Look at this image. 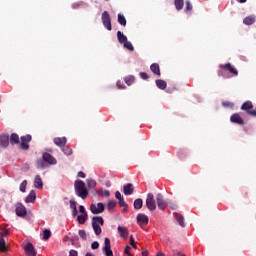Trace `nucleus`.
Instances as JSON below:
<instances>
[{
	"instance_id": "393cba45",
	"label": "nucleus",
	"mask_w": 256,
	"mask_h": 256,
	"mask_svg": "<svg viewBox=\"0 0 256 256\" xmlns=\"http://www.w3.org/2000/svg\"><path fill=\"white\" fill-rule=\"evenodd\" d=\"M174 217L177 221V223L180 225V227H185V220L179 213H174Z\"/></svg>"
},
{
	"instance_id": "72a5a7b5",
	"label": "nucleus",
	"mask_w": 256,
	"mask_h": 256,
	"mask_svg": "<svg viewBox=\"0 0 256 256\" xmlns=\"http://www.w3.org/2000/svg\"><path fill=\"white\" fill-rule=\"evenodd\" d=\"M118 23L125 27V25H127V19H125V16L118 14Z\"/></svg>"
},
{
	"instance_id": "a878e982",
	"label": "nucleus",
	"mask_w": 256,
	"mask_h": 256,
	"mask_svg": "<svg viewBox=\"0 0 256 256\" xmlns=\"http://www.w3.org/2000/svg\"><path fill=\"white\" fill-rule=\"evenodd\" d=\"M156 87H158V89L165 90L167 89V82L165 80L158 79L156 80Z\"/></svg>"
},
{
	"instance_id": "423d86ee",
	"label": "nucleus",
	"mask_w": 256,
	"mask_h": 256,
	"mask_svg": "<svg viewBox=\"0 0 256 256\" xmlns=\"http://www.w3.org/2000/svg\"><path fill=\"white\" fill-rule=\"evenodd\" d=\"M90 211L93 215H99L105 211V205L101 202L90 205Z\"/></svg>"
},
{
	"instance_id": "c756f323",
	"label": "nucleus",
	"mask_w": 256,
	"mask_h": 256,
	"mask_svg": "<svg viewBox=\"0 0 256 256\" xmlns=\"http://www.w3.org/2000/svg\"><path fill=\"white\" fill-rule=\"evenodd\" d=\"M77 221L80 225H85V221H87V213L78 215L77 216Z\"/></svg>"
},
{
	"instance_id": "864d4df0",
	"label": "nucleus",
	"mask_w": 256,
	"mask_h": 256,
	"mask_svg": "<svg viewBox=\"0 0 256 256\" xmlns=\"http://www.w3.org/2000/svg\"><path fill=\"white\" fill-rule=\"evenodd\" d=\"M77 255H78L77 250H70L69 256H77Z\"/></svg>"
},
{
	"instance_id": "09e8293b",
	"label": "nucleus",
	"mask_w": 256,
	"mask_h": 256,
	"mask_svg": "<svg viewBox=\"0 0 256 256\" xmlns=\"http://www.w3.org/2000/svg\"><path fill=\"white\" fill-rule=\"evenodd\" d=\"M134 192H135V187L133 186V184H129V195H133Z\"/></svg>"
},
{
	"instance_id": "6e6d98bb",
	"label": "nucleus",
	"mask_w": 256,
	"mask_h": 256,
	"mask_svg": "<svg viewBox=\"0 0 256 256\" xmlns=\"http://www.w3.org/2000/svg\"><path fill=\"white\" fill-rule=\"evenodd\" d=\"M78 177H81L82 179H85L86 175L83 171L78 172Z\"/></svg>"
},
{
	"instance_id": "5701e85b",
	"label": "nucleus",
	"mask_w": 256,
	"mask_h": 256,
	"mask_svg": "<svg viewBox=\"0 0 256 256\" xmlns=\"http://www.w3.org/2000/svg\"><path fill=\"white\" fill-rule=\"evenodd\" d=\"M255 21H256L255 15H250L243 19L244 25H253L255 23Z\"/></svg>"
},
{
	"instance_id": "13d9d810",
	"label": "nucleus",
	"mask_w": 256,
	"mask_h": 256,
	"mask_svg": "<svg viewBox=\"0 0 256 256\" xmlns=\"http://www.w3.org/2000/svg\"><path fill=\"white\" fill-rule=\"evenodd\" d=\"M77 208H75V209H72V215H73V217H77Z\"/></svg>"
},
{
	"instance_id": "1a4fd4ad",
	"label": "nucleus",
	"mask_w": 256,
	"mask_h": 256,
	"mask_svg": "<svg viewBox=\"0 0 256 256\" xmlns=\"http://www.w3.org/2000/svg\"><path fill=\"white\" fill-rule=\"evenodd\" d=\"M15 212L17 217H27V208L21 203L15 204Z\"/></svg>"
},
{
	"instance_id": "6ab92c4d",
	"label": "nucleus",
	"mask_w": 256,
	"mask_h": 256,
	"mask_svg": "<svg viewBox=\"0 0 256 256\" xmlns=\"http://www.w3.org/2000/svg\"><path fill=\"white\" fill-rule=\"evenodd\" d=\"M118 233L121 239H127L129 235V231L127 230V228H125V226H118Z\"/></svg>"
},
{
	"instance_id": "ea45409f",
	"label": "nucleus",
	"mask_w": 256,
	"mask_h": 256,
	"mask_svg": "<svg viewBox=\"0 0 256 256\" xmlns=\"http://www.w3.org/2000/svg\"><path fill=\"white\" fill-rule=\"evenodd\" d=\"M130 245L133 247V249H137V241H135V238L133 236H130Z\"/></svg>"
},
{
	"instance_id": "603ef678",
	"label": "nucleus",
	"mask_w": 256,
	"mask_h": 256,
	"mask_svg": "<svg viewBox=\"0 0 256 256\" xmlns=\"http://www.w3.org/2000/svg\"><path fill=\"white\" fill-rule=\"evenodd\" d=\"M124 195H129V184L124 185Z\"/></svg>"
},
{
	"instance_id": "39448f33",
	"label": "nucleus",
	"mask_w": 256,
	"mask_h": 256,
	"mask_svg": "<svg viewBox=\"0 0 256 256\" xmlns=\"http://www.w3.org/2000/svg\"><path fill=\"white\" fill-rule=\"evenodd\" d=\"M146 207L149 211H155L157 209V202L155 201V196L152 193H149L146 198Z\"/></svg>"
},
{
	"instance_id": "3c124183",
	"label": "nucleus",
	"mask_w": 256,
	"mask_h": 256,
	"mask_svg": "<svg viewBox=\"0 0 256 256\" xmlns=\"http://www.w3.org/2000/svg\"><path fill=\"white\" fill-rule=\"evenodd\" d=\"M79 212L82 213V215H85V213H87V211H85V206L80 205L79 206Z\"/></svg>"
},
{
	"instance_id": "cd10ccee",
	"label": "nucleus",
	"mask_w": 256,
	"mask_h": 256,
	"mask_svg": "<svg viewBox=\"0 0 256 256\" xmlns=\"http://www.w3.org/2000/svg\"><path fill=\"white\" fill-rule=\"evenodd\" d=\"M0 235H1V237H7V235H9V228H7V226H5V225H1L0 226Z\"/></svg>"
},
{
	"instance_id": "f03ea898",
	"label": "nucleus",
	"mask_w": 256,
	"mask_h": 256,
	"mask_svg": "<svg viewBox=\"0 0 256 256\" xmlns=\"http://www.w3.org/2000/svg\"><path fill=\"white\" fill-rule=\"evenodd\" d=\"M74 190L77 197L81 199H87V195H89V190L85 186V182L83 180H76L74 182Z\"/></svg>"
},
{
	"instance_id": "052dcab7",
	"label": "nucleus",
	"mask_w": 256,
	"mask_h": 256,
	"mask_svg": "<svg viewBox=\"0 0 256 256\" xmlns=\"http://www.w3.org/2000/svg\"><path fill=\"white\" fill-rule=\"evenodd\" d=\"M133 81H135V77L130 76V77H129V83H133Z\"/></svg>"
},
{
	"instance_id": "6e6552de",
	"label": "nucleus",
	"mask_w": 256,
	"mask_h": 256,
	"mask_svg": "<svg viewBox=\"0 0 256 256\" xmlns=\"http://www.w3.org/2000/svg\"><path fill=\"white\" fill-rule=\"evenodd\" d=\"M102 23L104 25V27H106V29L108 31H111L112 26H111V16L109 15V12L104 11L102 13Z\"/></svg>"
},
{
	"instance_id": "4be33fe9",
	"label": "nucleus",
	"mask_w": 256,
	"mask_h": 256,
	"mask_svg": "<svg viewBox=\"0 0 256 256\" xmlns=\"http://www.w3.org/2000/svg\"><path fill=\"white\" fill-rule=\"evenodd\" d=\"M37 199V194L35 193L34 190L30 191L28 196L25 199L26 203H35V200Z\"/></svg>"
},
{
	"instance_id": "5fc2aeb1",
	"label": "nucleus",
	"mask_w": 256,
	"mask_h": 256,
	"mask_svg": "<svg viewBox=\"0 0 256 256\" xmlns=\"http://www.w3.org/2000/svg\"><path fill=\"white\" fill-rule=\"evenodd\" d=\"M115 197H116V199H122V198H123V197L121 196V192H119V191H116Z\"/></svg>"
},
{
	"instance_id": "c03bdc74",
	"label": "nucleus",
	"mask_w": 256,
	"mask_h": 256,
	"mask_svg": "<svg viewBox=\"0 0 256 256\" xmlns=\"http://www.w3.org/2000/svg\"><path fill=\"white\" fill-rule=\"evenodd\" d=\"M70 209H77V202L74 200H70Z\"/></svg>"
},
{
	"instance_id": "2eb2a0df",
	"label": "nucleus",
	"mask_w": 256,
	"mask_h": 256,
	"mask_svg": "<svg viewBox=\"0 0 256 256\" xmlns=\"http://www.w3.org/2000/svg\"><path fill=\"white\" fill-rule=\"evenodd\" d=\"M137 223L140 227H145L149 223V217L145 214H138Z\"/></svg>"
},
{
	"instance_id": "774afa93",
	"label": "nucleus",
	"mask_w": 256,
	"mask_h": 256,
	"mask_svg": "<svg viewBox=\"0 0 256 256\" xmlns=\"http://www.w3.org/2000/svg\"><path fill=\"white\" fill-rule=\"evenodd\" d=\"M129 256H133V255L130 253Z\"/></svg>"
},
{
	"instance_id": "f257e3e1",
	"label": "nucleus",
	"mask_w": 256,
	"mask_h": 256,
	"mask_svg": "<svg viewBox=\"0 0 256 256\" xmlns=\"http://www.w3.org/2000/svg\"><path fill=\"white\" fill-rule=\"evenodd\" d=\"M45 163H48V165H57V159L53 155L45 152L42 155V159L36 161V166L38 169H45Z\"/></svg>"
},
{
	"instance_id": "f3484780",
	"label": "nucleus",
	"mask_w": 256,
	"mask_h": 256,
	"mask_svg": "<svg viewBox=\"0 0 256 256\" xmlns=\"http://www.w3.org/2000/svg\"><path fill=\"white\" fill-rule=\"evenodd\" d=\"M53 143L56 144L57 147L63 149L65 145H67V138L66 137H56L53 139Z\"/></svg>"
},
{
	"instance_id": "9d476101",
	"label": "nucleus",
	"mask_w": 256,
	"mask_h": 256,
	"mask_svg": "<svg viewBox=\"0 0 256 256\" xmlns=\"http://www.w3.org/2000/svg\"><path fill=\"white\" fill-rule=\"evenodd\" d=\"M117 40L120 45H123L124 49H129V41L127 40V36L123 34L121 31L117 32Z\"/></svg>"
},
{
	"instance_id": "c9c22d12",
	"label": "nucleus",
	"mask_w": 256,
	"mask_h": 256,
	"mask_svg": "<svg viewBox=\"0 0 256 256\" xmlns=\"http://www.w3.org/2000/svg\"><path fill=\"white\" fill-rule=\"evenodd\" d=\"M51 237V230H49V229H45L44 231H43V237H42V239L44 240V241H48V239Z\"/></svg>"
},
{
	"instance_id": "e2e57ef3",
	"label": "nucleus",
	"mask_w": 256,
	"mask_h": 256,
	"mask_svg": "<svg viewBox=\"0 0 256 256\" xmlns=\"http://www.w3.org/2000/svg\"><path fill=\"white\" fill-rule=\"evenodd\" d=\"M238 3H247V0H236Z\"/></svg>"
},
{
	"instance_id": "bf43d9fd",
	"label": "nucleus",
	"mask_w": 256,
	"mask_h": 256,
	"mask_svg": "<svg viewBox=\"0 0 256 256\" xmlns=\"http://www.w3.org/2000/svg\"><path fill=\"white\" fill-rule=\"evenodd\" d=\"M129 51H135V48L133 47V44L129 43Z\"/></svg>"
},
{
	"instance_id": "338daca9",
	"label": "nucleus",
	"mask_w": 256,
	"mask_h": 256,
	"mask_svg": "<svg viewBox=\"0 0 256 256\" xmlns=\"http://www.w3.org/2000/svg\"><path fill=\"white\" fill-rule=\"evenodd\" d=\"M86 256H94V255H93V253H91V252H87V253H86Z\"/></svg>"
},
{
	"instance_id": "e433bc0d",
	"label": "nucleus",
	"mask_w": 256,
	"mask_h": 256,
	"mask_svg": "<svg viewBox=\"0 0 256 256\" xmlns=\"http://www.w3.org/2000/svg\"><path fill=\"white\" fill-rule=\"evenodd\" d=\"M193 11V5L189 0L186 1L185 13H191Z\"/></svg>"
},
{
	"instance_id": "0e129e2a",
	"label": "nucleus",
	"mask_w": 256,
	"mask_h": 256,
	"mask_svg": "<svg viewBox=\"0 0 256 256\" xmlns=\"http://www.w3.org/2000/svg\"><path fill=\"white\" fill-rule=\"evenodd\" d=\"M223 75V71L219 70L218 71V76L221 77Z\"/></svg>"
},
{
	"instance_id": "f704fd0d",
	"label": "nucleus",
	"mask_w": 256,
	"mask_h": 256,
	"mask_svg": "<svg viewBox=\"0 0 256 256\" xmlns=\"http://www.w3.org/2000/svg\"><path fill=\"white\" fill-rule=\"evenodd\" d=\"M62 151L64 153V155H73V149H71V147L69 146H64L62 147Z\"/></svg>"
},
{
	"instance_id": "bb28decb",
	"label": "nucleus",
	"mask_w": 256,
	"mask_h": 256,
	"mask_svg": "<svg viewBox=\"0 0 256 256\" xmlns=\"http://www.w3.org/2000/svg\"><path fill=\"white\" fill-rule=\"evenodd\" d=\"M174 5L177 11H181L185 5V0H174Z\"/></svg>"
},
{
	"instance_id": "7ed1b4c3",
	"label": "nucleus",
	"mask_w": 256,
	"mask_h": 256,
	"mask_svg": "<svg viewBox=\"0 0 256 256\" xmlns=\"http://www.w3.org/2000/svg\"><path fill=\"white\" fill-rule=\"evenodd\" d=\"M105 225V220H103V217L101 216H94L92 217V229L95 233V235L99 236L102 233L101 227Z\"/></svg>"
},
{
	"instance_id": "f8f14e48",
	"label": "nucleus",
	"mask_w": 256,
	"mask_h": 256,
	"mask_svg": "<svg viewBox=\"0 0 256 256\" xmlns=\"http://www.w3.org/2000/svg\"><path fill=\"white\" fill-rule=\"evenodd\" d=\"M24 251L26 253V256H37V251H35V247L31 242H28L26 244V246L24 247Z\"/></svg>"
},
{
	"instance_id": "c85d7f7f",
	"label": "nucleus",
	"mask_w": 256,
	"mask_h": 256,
	"mask_svg": "<svg viewBox=\"0 0 256 256\" xmlns=\"http://www.w3.org/2000/svg\"><path fill=\"white\" fill-rule=\"evenodd\" d=\"M0 253H7V244L4 238H0Z\"/></svg>"
},
{
	"instance_id": "680f3d73",
	"label": "nucleus",
	"mask_w": 256,
	"mask_h": 256,
	"mask_svg": "<svg viewBox=\"0 0 256 256\" xmlns=\"http://www.w3.org/2000/svg\"><path fill=\"white\" fill-rule=\"evenodd\" d=\"M149 255V252H147V250H144L143 252H142V256H148Z\"/></svg>"
},
{
	"instance_id": "8fccbe9b",
	"label": "nucleus",
	"mask_w": 256,
	"mask_h": 256,
	"mask_svg": "<svg viewBox=\"0 0 256 256\" xmlns=\"http://www.w3.org/2000/svg\"><path fill=\"white\" fill-rule=\"evenodd\" d=\"M241 195L243 199H247V197L249 196V192H247V190H242Z\"/></svg>"
},
{
	"instance_id": "412c9836",
	"label": "nucleus",
	"mask_w": 256,
	"mask_h": 256,
	"mask_svg": "<svg viewBox=\"0 0 256 256\" xmlns=\"http://www.w3.org/2000/svg\"><path fill=\"white\" fill-rule=\"evenodd\" d=\"M9 141H10L11 145H19V143H21V140H20L19 135L17 133H12L10 135Z\"/></svg>"
},
{
	"instance_id": "a19ab883",
	"label": "nucleus",
	"mask_w": 256,
	"mask_h": 256,
	"mask_svg": "<svg viewBox=\"0 0 256 256\" xmlns=\"http://www.w3.org/2000/svg\"><path fill=\"white\" fill-rule=\"evenodd\" d=\"M99 195H101V197H109V195H111V193L109 192V190H101L99 192Z\"/></svg>"
},
{
	"instance_id": "ddd939ff",
	"label": "nucleus",
	"mask_w": 256,
	"mask_h": 256,
	"mask_svg": "<svg viewBox=\"0 0 256 256\" xmlns=\"http://www.w3.org/2000/svg\"><path fill=\"white\" fill-rule=\"evenodd\" d=\"M104 244H105L103 248L104 254L106 256H113V250H111V240L109 238H105Z\"/></svg>"
},
{
	"instance_id": "0eeeda50",
	"label": "nucleus",
	"mask_w": 256,
	"mask_h": 256,
	"mask_svg": "<svg viewBox=\"0 0 256 256\" xmlns=\"http://www.w3.org/2000/svg\"><path fill=\"white\" fill-rule=\"evenodd\" d=\"M219 67L220 69H222V71H229V73H231V75H233L234 77H237V75H239V71H237V69L233 67L231 63L221 64Z\"/></svg>"
},
{
	"instance_id": "37998d69",
	"label": "nucleus",
	"mask_w": 256,
	"mask_h": 256,
	"mask_svg": "<svg viewBox=\"0 0 256 256\" xmlns=\"http://www.w3.org/2000/svg\"><path fill=\"white\" fill-rule=\"evenodd\" d=\"M139 76L141 77V79H144V81H147V79H149V75L145 72H140Z\"/></svg>"
},
{
	"instance_id": "79ce46f5",
	"label": "nucleus",
	"mask_w": 256,
	"mask_h": 256,
	"mask_svg": "<svg viewBox=\"0 0 256 256\" xmlns=\"http://www.w3.org/2000/svg\"><path fill=\"white\" fill-rule=\"evenodd\" d=\"M223 107H230L231 109H233V107L235 106V104H233V102H229V101H224L222 102Z\"/></svg>"
},
{
	"instance_id": "69168bd1",
	"label": "nucleus",
	"mask_w": 256,
	"mask_h": 256,
	"mask_svg": "<svg viewBox=\"0 0 256 256\" xmlns=\"http://www.w3.org/2000/svg\"><path fill=\"white\" fill-rule=\"evenodd\" d=\"M177 256H187V255H185V254H183V253H181V252H178V253H177Z\"/></svg>"
},
{
	"instance_id": "49530a36",
	"label": "nucleus",
	"mask_w": 256,
	"mask_h": 256,
	"mask_svg": "<svg viewBox=\"0 0 256 256\" xmlns=\"http://www.w3.org/2000/svg\"><path fill=\"white\" fill-rule=\"evenodd\" d=\"M91 249H99V242L94 241V242L91 244Z\"/></svg>"
},
{
	"instance_id": "a211bd4d",
	"label": "nucleus",
	"mask_w": 256,
	"mask_h": 256,
	"mask_svg": "<svg viewBox=\"0 0 256 256\" xmlns=\"http://www.w3.org/2000/svg\"><path fill=\"white\" fill-rule=\"evenodd\" d=\"M241 110L242 111H245L247 113V115H249V111H252L253 110V102L251 101H246L242 104L241 106Z\"/></svg>"
},
{
	"instance_id": "473e14b6",
	"label": "nucleus",
	"mask_w": 256,
	"mask_h": 256,
	"mask_svg": "<svg viewBox=\"0 0 256 256\" xmlns=\"http://www.w3.org/2000/svg\"><path fill=\"white\" fill-rule=\"evenodd\" d=\"M86 183L89 189H95V187L97 186V182L93 179H87Z\"/></svg>"
},
{
	"instance_id": "b1692460",
	"label": "nucleus",
	"mask_w": 256,
	"mask_h": 256,
	"mask_svg": "<svg viewBox=\"0 0 256 256\" xmlns=\"http://www.w3.org/2000/svg\"><path fill=\"white\" fill-rule=\"evenodd\" d=\"M34 187L36 189H43V180L41 179L40 175H37L34 179Z\"/></svg>"
},
{
	"instance_id": "aec40b11",
	"label": "nucleus",
	"mask_w": 256,
	"mask_h": 256,
	"mask_svg": "<svg viewBox=\"0 0 256 256\" xmlns=\"http://www.w3.org/2000/svg\"><path fill=\"white\" fill-rule=\"evenodd\" d=\"M150 71H152V73H154V75L161 77V68L159 67L158 63L151 64Z\"/></svg>"
},
{
	"instance_id": "4d7b16f0",
	"label": "nucleus",
	"mask_w": 256,
	"mask_h": 256,
	"mask_svg": "<svg viewBox=\"0 0 256 256\" xmlns=\"http://www.w3.org/2000/svg\"><path fill=\"white\" fill-rule=\"evenodd\" d=\"M124 253H125V255H129V244L126 245V247L124 249Z\"/></svg>"
},
{
	"instance_id": "20e7f679",
	"label": "nucleus",
	"mask_w": 256,
	"mask_h": 256,
	"mask_svg": "<svg viewBox=\"0 0 256 256\" xmlns=\"http://www.w3.org/2000/svg\"><path fill=\"white\" fill-rule=\"evenodd\" d=\"M32 139L33 137L31 136V134L21 136L20 143H19L20 149H22V151H29V143H31Z\"/></svg>"
},
{
	"instance_id": "4468645a",
	"label": "nucleus",
	"mask_w": 256,
	"mask_h": 256,
	"mask_svg": "<svg viewBox=\"0 0 256 256\" xmlns=\"http://www.w3.org/2000/svg\"><path fill=\"white\" fill-rule=\"evenodd\" d=\"M230 121L231 123H235L236 125H245V120H243V118L241 117V115H239V113H234L230 117Z\"/></svg>"
},
{
	"instance_id": "7c9ffc66",
	"label": "nucleus",
	"mask_w": 256,
	"mask_h": 256,
	"mask_svg": "<svg viewBox=\"0 0 256 256\" xmlns=\"http://www.w3.org/2000/svg\"><path fill=\"white\" fill-rule=\"evenodd\" d=\"M143 207V199L138 198L134 201V209H141Z\"/></svg>"
},
{
	"instance_id": "58836bf2",
	"label": "nucleus",
	"mask_w": 256,
	"mask_h": 256,
	"mask_svg": "<svg viewBox=\"0 0 256 256\" xmlns=\"http://www.w3.org/2000/svg\"><path fill=\"white\" fill-rule=\"evenodd\" d=\"M20 191L22 193H25V191H27V180H24L21 184H20Z\"/></svg>"
},
{
	"instance_id": "9b49d317",
	"label": "nucleus",
	"mask_w": 256,
	"mask_h": 256,
	"mask_svg": "<svg viewBox=\"0 0 256 256\" xmlns=\"http://www.w3.org/2000/svg\"><path fill=\"white\" fill-rule=\"evenodd\" d=\"M156 201L158 209H160L161 211H165V209H167V201H165V198H163V194L158 193L156 196Z\"/></svg>"
},
{
	"instance_id": "de8ad7c7",
	"label": "nucleus",
	"mask_w": 256,
	"mask_h": 256,
	"mask_svg": "<svg viewBox=\"0 0 256 256\" xmlns=\"http://www.w3.org/2000/svg\"><path fill=\"white\" fill-rule=\"evenodd\" d=\"M120 207H127V204L125 203V200L123 198L118 199Z\"/></svg>"
},
{
	"instance_id": "a18cd8bd",
	"label": "nucleus",
	"mask_w": 256,
	"mask_h": 256,
	"mask_svg": "<svg viewBox=\"0 0 256 256\" xmlns=\"http://www.w3.org/2000/svg\"><path fill=\"white\" fill-rule=\"evenodd\" d=\"M115 205H116L115 201L114 200H110L108 202V209H114Z\"/></svg>"
},
{
	"instance_id": "4c0bfd02",
	"label": "nucleus",
	"mask_w": 256,
	"mask_h": 256,
	"mask_svg": "<svg viewBox=\"0 0 256 256\" xmlns=\"http://www.w3.org/2000/svg\"><path fill=\"white\" fill-rule=\"evenodd\" d=\"M78 235L83 239V241H87V232H85V230H79Z\"/></svg>"
},
{
	"instance_id": "dca6fc26",
	"label": "nucleus",
	"mask_w": 256,
	"mask_h": 256,
	"mask_svg": "<svg viewBox=\"0 0 256 256\" xmlns=\"http://www.w3.org/2000/svg\"><path fill=\"white\" fill-rule=\"evenodd\" d=\"M9 143V134L0 135V147H3V149H7V147H9Z\"/></svg>"
},
{
	"instance_id": "2f4dec72",
	"label": "nucleus",
	"mask_w": 256,
	"mask_h": 256,
	"mask_svg": "<svg viewBox=\"0 0 256 256\" xmlns=\"http://www.w3.org/2000/svg\"><path fill=\"white\" fill-rule=\"evenodd\" d=\"M125 83H126V85H129V79L126 78L123 81L119 80L117 82L118 89H125Z\"/></svg>"
}]
</instances>
